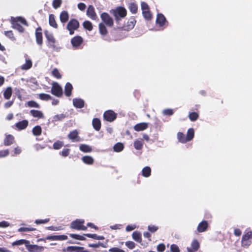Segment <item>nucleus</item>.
I'll return each instance as SVG.
<instances>
[{"mask_svg":"<svg viewBox=\"0 0 252 252\" xmlns=\"http://www.w3.org/2000/svg\"><path fill=\"white\" fill-rule=\"evenodd\" d=\"M12 27L13 29L17 30L20 32H23L25 31L24 28L21 25L23 24L26 26H28V24L26 19L21 17L12 18L11 19Z\"/></svg>","mask_w":252,"mask_h":252,"instance_id":"f257e3e1","label":"nucleus"},{"mask_svg":"<svg viewBox=\"0 0 252 252\" xmlns=\"http://www.w3.org/2000/svg\"><path fill=\"white\" fill-rule=\"evenodd\" d=\"M44 34L46 38V44L48 48L53 50L57 51L58 48L56 46L57 40L52 33H50L48 31H44Z\"/></svg>","mask_w":252,"mask_h":252,"instance_id":"f03ea898","label":"nucleus"},{"mask_svg":"<svg viewBox=\"0 0 252 252\" xmlns=\"http://www.w3.org/2000/svg\"><path fill=\"white\" fill-rule=\"evenodd\" d=\"M116 22H119L122 18H125L127 14L126 9L122 6H118L111 12Z\"/></svg>","mask_w":252,"mask_h":252,"instance_id":"7ed1b4c3","label":"nucleus"},{"mask_svg":"<svg viewBox=\"0 0 252 252\" xmlns=\"http://www.w3.org/2000/svg\"><path fill=\"white\" fill-rule=\"evenodd\" d=\"M252 231L247 230L245 232L242 237L241 246L244 248H248L252 244Z\"/></svg>","mask_w":252,"mask_h":252,"instance_id":"20e7f679","label":"nucleus"},{"mask_svg":"<svg viewBox=\"0 0 252 252\" xmlns=\"http://www.w3.org/2000/svg\"><path fill=\"white\" fill-rule=\"evenodd\" d=\"M84 220L76 219L70 223V228L77 230H86L87 227L84 225Z\"/></svg>","mask_w":252,"mask_h":252,"instance_id":"39448f33","label":"nucleus"},{"mask_svg":"<svg viewBox=\"0 0 252 252\" xmlns=\"http://www.w3.org/2000/svg\"><path fill=\"white\" fill-rule=\"evenodd\" d=\"M80 27V24L78 21L76 19H71L66 26V29L69 31L70 35L74 33V31L77 30Z\"/></svg>","mask_w":252,"mask_h":252,"instance_id":"423d86ee","label":"nucleus"},{"mask_svg":"<svg viewBox=\"0 0 252 252\" xmlns=\"http://www.w3.org/2000/svg\"><path fill=\"white\" fill-rule=\"evenodd\" d=\"M51 92L54 95L61 97L63 95V90L61 86L57 82H53Z\"/></svg>","mask_w":252,"mask_h":252,"instance_id":"0eeeda50","label":"nucleus"},{"mask_svg":"<svg viewBox=\"0 0 252 252\" xmlns=\"http://www.w3.org/2000/svg\"><path fill=\"white\" fill-rule=\"evenodd\" d=\"M100 18L103 23L109 27H112L114 25L113 18L106 12H103L100 15Z\"/></svg>","mask_w":252,"mask_h":252,"instance_id":"6e6552de","label":"nucleus"},{"mask_svg":"<svg viewBox=\"0 0 252 252\" xmlns=\"http://www.w3.org/2000/svg\"><path fill=\"white\" fill-rule=\"evenodd\" d=\"M136 21L134 17H130L127 22L124 25L122 28H120V29H124L126 31H129L132 30L136 24Z\"/></svg>","mask_w":252,"mask_h":252,"instance_id":"1a4fd4ad","label":"nucleus"},{"mask_svg":"<svg viewBox=\"0 0 252 252\" xmlns=\"http://www.w3.org/2000/svg\"><path fill=\"white\" fill-rule=\"evenodd\" d=\"M63 252H89L87 250H85L83 247L79 246H68L63 249Z\"/></svg>","mask_w":252,"mask_h":252,"instance_id":"9d476101","label":"nucleus"},{"mask_svg":"<svg viewBox=\"0 0 252 252\" xmlns=\"http://www.w3.org/2000/svg\"><path fill=\"white\" fill-rule=\"evenodd\" d=\"M104 119L108 122H112L117 118V114L112 110H107L103 114Z\"/></svg>","mask_w":252,"mask_h":252,"instance_id":"9b49d317","label":"nucleus"},{"mask_svg":"<svg viewBox=\"0 0 252 252\" xmlns=\"http://www.w3.org/2000/svg\"><path fill=\"white\" fill-rule=\"evenodd\" d=\"M83 42V39L79 35H76L71 39V43L74 49H78Z\"/></svg>","mask_w":252,"mask_h":252,"instance_id":"f8f14e48","label":"nucleus"},{"mask_svg":"<svg viewBox=\"0 0 252 252\" xmlns=\"http://www.w3.org/2000/svg\"><path fill=\"white\" fill-rule=\"evenodd\" d=\"M26 248L29 252H42L44 250V248L43 246L31 245L30 243L26 245Z\"/></svg>","mask_w":252,"mask_h":252,"instance_id":"ddd939ff","label":"nucleus"},{"mask_svg":"<svg viewBox=\"0 0 252 252\" xmlns=\"http://www.w3.org/2000/svg\"><path fill=\"white\" fill-rule=\"evenodd\" d=\"M36 42L38 45L41 46L43 44V36L42 29L40 27H38L35 31Z\"/></svg>","mask_w":252,"mask_h":252,"instance_id":"4468645a","label":"nucleus"},{"mask_svg":"<svg viewBox=\"0 0 252 252\" xmlns=\"http://www.w3.org/2000/svg\"><path fill=\"white\" fill-rule=\"evenodd\" d=\"M86 13L87 16L92 20H96L97 18L94 8L92 5L88 6Z\"/></svg>","mask_w":252,"mask_h":252,"instance_id":"2eb2a0df","label":"nucleus"},{"mask_svg":"<svg viewBox=\"0 0 252 252\" xmlns=\"http://www.w3.org/2000/svg\"><path fill=\"white\" fill-rule=\"evenodd\" d=\"M200 245L196 240H194L191 244V247L187 248L188 252H196L199 248Z\"/></svg>","mask_w":252,"mask_h":252,"instance_id":"dca6fc26","label":"nucleus"},{"mask_svg":"<svg viewBox=\"0 0 252 252\" xmlns=\"http://www.w3.org/2000/svg\"><path fill=\"white\" fill-rule=\"evenodd\" d=\"M166 22V19L162 14L158 13L157 14L156 23L160 27L163 26Z\"/></svg>","mask_w":252,"mask_h":252,"instance_id":"f3484780","label":"nucleus"},{"mask_svg":"<svg viewBox=\"0 0 252 252\" xmlns=\"http://www.w3.org/2000/svg\"><path fill=\"white\" fill-rule=\"evenodd\" d=\"M30 114L33 117L37 118V119H43L44 116L42 112L39 110L32 109L30 111Z\"/></svg>","mask_w":252,"mask_h":252,"instance_id":"a211bd4d","label":"nucleus"},{"mask_svg":"<svg viewBox=\"0 0 252 252\" xmlns=\"http://www.w3.org/2000/svg\"><path fill=\"white\" fill-rule=\"evenodd\" d=\"M208 227V222L206 220H203L199 223L197 230L199 232H203L207 229Z\"/></svg>","mask_w":252,"mask_h":252,"instance_id":"6ab92c4d","label":"nucleus"},{"mask_svg":"<svg viewBox=\"0 0 252 252\" xmlns=\"http://www.w3.org/2000/svg\"><path fill=\"white\" fill-rule=\"evenodd\" d=\"M15 141L14 137L11 134L6 135L3 144L5 146H8L12 145Z\"/></svg>","mask_w":252,"mask_h":252,"instance_id":"aec40b11","label":"nucleus"},{"mask_svg":"<svg viewBox=\"0 0 252 252\" xmlns=\"http://www.w3.org/2000/svg\"><path fill=\"white\" fill-rule=\"evenodd\" d=\"M148 127V124L147 123H141L136 124L134 126V129L136 131H140L147 129Z\"/></svg>","mask_w":252,"mask_h":252,"instance_id":"412c9836","label":"nucleus"},{"mask_svg":"<svg viewBox=\"0 0 252 252\" xmlns=\"http://www.w3.org/2000/svg\"><path fill=\"white\" fill-rule=\"evenodd\" d=\"M29 122L27 120H24L15 124L16 127L19 130L25 129L28 126Z\"/></svg>","mask_w":252,"mask_h":252,"instance_id":"4be33fe9","label":"nucleus"},{"mask_svg":"<svg viewBox=\"0 0 252 252\" xmlns=\"http://www.w3.org/2000/svg\"><path fill=\"white\" fill-rule=\"evenodd\" d=\"M84 101L81 98H74L73 99V104L75 107L77 108H82L84 106Z\"/></svg>","mask_w":252,"mask_h":252,"instance_id":"5701e85b","label":"nucleus"},{"mask_svg":"<svg viewBox=\"0 0 252 252\" xmlns=\"http://www.w3.org/2000/svg\"><path fill=\"white\" fill-rule=\"evenodd\" d=\"M61 22L64 24L67 22L69 19V14L67 11H63L60 15Z\"/></svg>","mask_w":252,"mask_h":252,"instance_id":"b1692460","label":"nucleus"},{"mask_svg":"<svg viewBox=\"0 0 252 252\" xmlns=\"http://www.w3.org/2000/svg\"><path fill=\"white\" fill-rule=\"evenodd\" d=\"M92 125L94 128L96 130L99 131L101 128V121L98 118H94L92 121Z\"/></svg>","mask_w":252,"mask_h":252,"instance_id":"393cba45","label":"nucleus"},{"mask_svg":"<svg viewBox=\"0 0 252 252\" xmlns=\"http://www.w3.org/2000/svg\"><path fill=\"white\" fill-rule=\"evenodd\" d=\"M99 32L102 36H106L108 33V31L105 25L103 23H100L98 25Z\"/></svg>","mask_w":252,"mask_h":252,"instance_id":"a878e982","label":"nucleus"},{"mask_svg":"<svg viewBox=\"0 0 252 252\" xmlns=\"http://www.w3.org/2000/svg\"><path fill=\"white\" fill-rule=\"evenodd\" d=\"M72 90L73 87L72 85L69 82L66 83L64 88L65 95L66 96H70L71 94Z\"/></svg>","mask_w":252,"mask_h":252,"instance_id":"bb28decb","label":"nucleus"},{"mask_svg":"<svg viewBox=\"0 0 252 252\" xmlns=\"http://www.w3.org/2000/svg\"><path fill=\"white\" fill-rule=\"evenodd\" d=\"M82 161L88 165H92L94 163V159L93 157L90 156H85L82 158Z\"/></svg>","mask_w":252,"mask_h":252,"instance_id":"cd10ccee","label":"nucleus"},{"mask_svg":"<svg viewBox=\"0 0 252 252\" xmlns=\"http://www.w3.org/2000/svg\"><path fill=\"white\" fill-rule=\"evenodd\" d=\"M49 23L50 26L55 29H57L58 27V24H57L55 20V16L53 14L49 15Z\"/></svg>","mask_w":252,"mask_h":252,"instance_id":"c85d7f7f","label":"nucleus"},{"mask_svg":"<svg viewBox=\"0 0 252 252\" xmlns=\"http://www.w3.org/2000/svg\"><path fill=\"white\" fill-rule=\"evenodd\" d=\"M143 139H136L133 143L134 148L137 150H141L143 146Z\"/></svg>","mask_w":252,"mask_h":252,"instance_id":"c756f323","label":"nucleus"},{"mask_svg":"<svg viewBox=\"0 0 252 252\" xmlns=\"http://www.w3.org/2000/svg\"><path fill=\"white\" fill-rule=\"evenodd\" d=\"M68 137L72 141H78L77 138L78 137V132L77 130H74L68 134Z\"/></svg>","mask_w":252,"mask_h":252,"instance_id":"7c9ffc66","label":"nucleus"},{"mask_svg":"<svg viewBox=\"0 0 252 252\" xmlns=\"http://www.w3.org/2000/svg\"><path fill=\"white\" fill-rule=\"evenodd\" d=\"M128 8L130 11L133 14H136L138 11V5L135 2L129 3Z\"/></svg>","mask_w":252,"mask_h":252,"instance_id":"2f4dec72","label":"nucleus"},{"mask_svg":"<svg viewBox=\"0 0 252 252\" xmlns=\"http://www.w3.org/2000/svg\"><path fill=\"white\" fill-rule=\"evenodd\" d=\"M132 238L135 241L141 243L142 242L141 234L137 231H134L132 234Z\"/></svg>","mask_w":252,"mask_h":252,"instance_id":"473e14b6","label":"nucleus"},{"mask_svg":"<svg viewBox=\"0 0 252 252\" xmlns=\"http://www.w3.org/2000/svg\"><path fill=\"white\" fill-rule=\"evenodd\" d=\"M177 139L178 141L182 143H186L188 142L186 136L181 132H178Z\"/></svg>","mask_w":252,"mask_h":252,"instance_id":"72a5a7b5","label":"nucleus"},{"mask_svg":"<svg viewBox=\"0 0 252 252\" xmlns=\"http://www.w3.org/2000/svg\"><path fill=\"white\" fill-rule=\"evenodd\" d=\"M194 136V130L193 128H190L188 130L186 135L187 139L188 141L191 140Z\"/></svg>","mask_w":252,"mask_h":252,"instance_id":"f704fd0d","label":"nucleus"},{"mask_svg":"<svg viewBox=\"0 0 252 252\" xmlns=\"http://www.w3.org/2000/svg\"><path fill=\"white\" fill-rule=\"evenodd\" d=\"M12 90L11 87H7L3 93V96L6 99H9L12 95Z\"/></svg>","mask_w":252,"mask_h":252,"instance_id":"c9c22d12","label":"nucleus"},{"mask_svg":"<svg viewBox=\"0 0 252 252\" xmlns=\"http://www.w3.org/2000/svg\"><path fill=\"white\" fill-rule=\"evenodd\" d=\"M80 150L84 153H90L92 151V148L89 145L81 144L79 147Z\"/></svg>","mask_w":252,"mask_h":252,"instance_id":"e433bc0d","label":"nucleus"},{"mask_svg":"<svg viewBox=\"0 0 252 252\" xmlns=\"http://www.w3.org/2000/svg\"><path fill=\"white\" fill-rule=\"evenodd\" d=\"M151 174V169L149 166H146L142 170V175L145 177H149Z\"/></svg>","mask_w":252,"mask_h":252,"instance_id":"4c0bfd02","label":"nucleus"},{"mask_svg":"<svg viewBox=\"0 0 252 252\" xmlns=\"http://www.w3.org/2000/svg\"><path fill=\"white\" fill-rule=\"evenodd\" d=\"M32 132L35 136L40 135L42 133V128L40 126H36L32 128Z\"/></svg>","mask_w":252,"mask_h":252,"instance_id":"58836bf2","label":"nucleus"},{"mask_svg":"<svg viewBox=\"0 0 252 252\" xmlns=\"http://www.w3.org/2000/svg\"><path fill=\"white\" fill-rule=\"evenodd\" d=\"M51 74L54 77L58 79H61L62 77V74L60 72L58 69L57 68H55L52 70L51 72Z\"/></svg>","mask_w":252,"mask_h":252,"instance_id":"ea45409f","label":"nucleus"},{"mask_svg":"<svg viewBox=\"0 0 252 252\" xmlns=\"http://www.w3.org/2000/svg\"><path fill=\"white\" fill-rule=\"evenodd\" d=\"M124 146L122 143H117L113 147L114 151L116 152H120L123 150Z\"/></svg>","mask_w":252,"mask_h":252,"instance_id":"a19ab883","label":"nucleus"},{"mask_svg":"<svg viewBox=\"0 0 252 252\" xmlns=\"http://www.w3.org/2000/svg\"><path fill=\"white\" fill-rule=\"evenodd\" d=\"M29 243H30V241L28 240H26L25 239H20L13 242L12 245V246H19L25 244V245L26 246V245H28Z\"/></svg>","mask_w":252,"mask_h":252,"instance_id":"79ce46f5","label":"nucleus"},{"mask_svg":"<svg viewBox=\"0 0 252 252\" xmlns=\"http://www.w3.org/2000/svg\"><path fill=\"white\" fill-rule=\"evenodd\" d=\"M83 26L84 29L91 31L93 30V27L92 23L89 21H85L83 23Z\"/></svg>","mask_w":252,"mask_h":252,"instance_id":"37998d69","label":"nucleus"},{"mask_svg":"<svg viewBox=\"0 0 252 252\" xmlns=\"http://www.w3.org/2000/svg\"><path fill=\"white\" fill-rule=\"evenodd\" d=\"M189 118L191 121L194 122L198 119L199 115L196 112H191L189 115Z\"/></svg>","mask_w":252,"mask_h":252,"instance_id":"c03bdc74","label":"nucleus"},{"mask_svg":"<svg viewBox=\"0 0 252 252\" xmlns=\"http://www.w3.org/2000/svg\"><path fill=\"white\" fill-rule=\"evenodd\" d=\"M36 229L35 228L29 226V227H21L18 229V231L19 232H28L35 231Z\"/></svg>","mask_w":252,"mask_h":252,"instance_id":"a18cd8bd","label":"nucleus"},{"mask_svg":"<svg viewBox=\"0 0 252 252\" xmlns=\"http://www.w3.org/2000/svg\"><path fill=\"white\" fill-rule=\"evenodd\" d=\"M32 66V62L30 60H26L25 63L22 65V69L24 70H28L31 68Z\"/></svg>","mask_w":252,"mask_h":252,"instance_id":"49530a36","label":"nucleus"},{"mask_svg":"<svg viewBox=\"0 0 252 252\" xmlns=\"http://www.w3.org/2000/svg\"><path fill=\"white\" fill-rule=\"evenodd\" d=\"M142 14L146 20L149 21L152 18V14L150 10L142 12Z\"/></svg>","mask_w":252,"mask_h":252,"instance_id":"de8ad7c7","label":"nucleus"},{"mask_svg":"<svg viewBox=\"0 0 252 252\" xmlns=\"http://www.w3.org/2000/svg\"><path fill=\"white\" fill-rule=\"evenodd\" d=\"M69 235L71 238H73L76 240H82V241L86 240V238L84 236L80 235L78 234H69Z\"/></svg>","mask_w":252,"mask_h":252,"instance_id":"09e8293b","label":"nucleus"},{"mask_svg":"<svg viewBox=\"0 0 252 252\" xmlns=\"http://www.w3.org/2000/svg\"><path fill=\"white\" fill-rule=\"evenodd\" d=\"M39 98L43 100H49L52 99V96L48 94L42 93L39 94Z\"/></svg>","mask_w":252,"mask_h":252,"instance_id":"8fccbe9b","label":"nucleus"},{"mask_svg":"<svg viewBox=\"0 0 252 252\" xmlns=\"http://www.w3.org/2000/svg\"><path fill=\"white\" fill-rule=\"evenodd\" d=\"M63 146V143L61 141H57L54 143L53 145V148L55 150L60 149Z\"/></svg>","mask_w":252,"mask_h":252,"instance_id":"3c124183","label":"nucleus"},{"mask_svg":"<svg viewBox=\"0 0 252 252\" xmlns=\"http://www.w3.org/2000/svg\"><path fill=\"white\" fill-rule=\"evenodd\" d=\"M62 4V0H53L52 6L55 9L60 7Z\"/></svg>","mask_w":252,"mask_h":252,"instance_id":"603ef678","label":"nucleus"},{"mask_svg":"<svg viewBox=\"0 0 252 252\" xmlns=\"http://www.w3.org/2000/svg\"><path fill=\"white\" fill-rule=\"evenodd\" d=\"M27 105L30 107H34L38 108L40 107L39 104L33 100L29 101L27 102Z\"/></svg>","mask_w":252,"mask_h":252,"instance_id":"864d4df0","label":"nucleus"},{"mask_svg":"<svg viewBox=\"0 0 252 252\" xmlns=\"http://www.w3.org/2000/svg\"><path fill=\"white\" fill-rule=\"evenodd\" d=\"M141 6L142 12L150 10V7L148 4L145 1L141 2Z\"/></svg>","mask_w":252,"mask_h":252,"instance_id":"5fc2aeb1","label":"nucleus"},{"mask_svg":"<svg viewBox=\"0 0 252 252\" xmlns=\"http://www.w3.org/2000/svg\"><path fill=\"white\" fill-rule=\"evenodd\" d=\"M70 150L68 148L63 149L61 152L60 153V154L63 157H67L69 155Z\"/></svg>","mask_w":252,"mask_h":252,"instance_id":"6e6d98bb","label":"nucleus"},{"mask_svg":"<svg viewBox=\"0 0 252 252\" xmlns=\"http://www.w3.org/2000/svg\"><path fill=\"white\" fill-rule=\"evenodd\" d=\"M158 229V227L154 225H150L148 227V229L152 233H155Z\"/></svg>","mask_w":252,"mask_h":252,"instance_id":"4d7b16f0","label":"nucleus"},{"mask_svg":"<svg viewBox=\"0 0 252 252\" xmlns=\"http://www.w3.org/2000/svg\"><path fill=\"white\" fill-rule=\"evenodd\" d=\"M65 118V116L63 114L56 115L53 117L54 121H62Z\"/></svg>","mask_w":252,"mask_h":252,"instance_id":"13d9d810","label":"nucleus"},{"mask_svg":"<svg viewBox=\"0 0 252 252\" xmlns=\"http://www.w3.org/2000/svg\"><path fill=\"white\" fill-rule=\"evenodd\" d=\"M49 220H50L49 218L45 219L44 220H42V219L36 220L35 221V223H36L37 224H43V223H47L49 221Z\"/></svg>","mask_w":252,"mask_h":252,"instance_id":"bf43d9fd","label":"nucleus"},{"mask_svg":"<svg viewBox=\"0 0 252 252\" xmlns=\"http://www.w3.org/2000/svg\"><path fill=\"white\" fill-rule=\"evenodd\" d=\"M126 246L130 249H133L135 247V244L132 241H127L126 242Z\"/></svg>","mask_w":252,"mask_h":252,"instance_id":"052dcab7","label":"nucleus"},{"mask_svg":"<svg viewBox=\"0 0 252 252\" xmlns=\"http://www.w3.org/2000/svg\"><path fill=\"white\" fill-rule=\"evenodd\" d=\"M88 246L89 247L95 248H99L100 246L104 247L103 244L100 242H98L97 243H96V244H89Z\"/></svg>","mask_w":252,"mask_h":252,"instance_id":"680f3d73","label":"nucleus"},{"mask_svg":"<svg viewBox=\"0 0 252 252\" xmlns=\"http://www.w3.org/2000/svg\"><path fill=\"white\" fill-rule=\"evenodd\" d=\"M67 238V236L65 235H56V241L66 240Z\"/></svg>","mask_w":252,"mask_h":252,"instance_id":"e2e57ef3","label":"nucleus"},{"mask_svg":"<svg viewBox=\"0 0 252 252\" xmlns=\"http://www.w3.org/2000/svg\"><path fill=\"white\" fill-rule=\"evenodd\" d=\"M9 154L8 150L0 151V158H2L8 156Z\"/></svg>","mask_w":252,"mask_h":252,"instance_id":"0e129e2a","label":"nucleus"},{"mask_svg":"<svg viewBox=\"0 0 252 252\" xmlns=\"http://www.w3.org/2000/svg\"><path fill=\"white\" fill-rule=\"evenodd\" d=\"M171 251L172 252H180L179 247L175 244L171 246Z\"/></svg>","mask_w":252,"mask_h":252,"instance_id":"69168bd1","label":"nucleus"},{"mask_svg":"<svg viewBox=\"0 0 252 252\" xmlns=\"http://www.w3.org/2000/svg\"><path fill=\"white\" fill-rule=\"evenodd\" d=\"M165 249V246L163 244H160L157 247V250L158 252H162Z\"/></svg>","mask_w":252,"mask_h":252,"instance_id":"338daca9","label":"nucleus"},{"mask_svg":"<svg viewBox=\"0 0 252 252\" xmlns=\"http://www.w3.org/2000/svg\"><path fill=\"white\" fill-rule=\"evenodd\" d=\"M109 251L110 252H125V251L117 247L112 248L109 249Z\"/></svg>","mask_w":252,"mask_h":252,"instance_id":"774afa93","label":"nucleus"}]
</instances>
